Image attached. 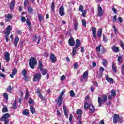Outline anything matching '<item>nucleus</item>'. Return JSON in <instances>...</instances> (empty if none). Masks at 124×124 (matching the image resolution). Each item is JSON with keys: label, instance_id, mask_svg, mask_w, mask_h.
<instances>
[{"label": "nucleus", "instance_id": "nucleus-1", "mask_svg": "<svg viewBox=\"0 0 124 124\" xmlns=\"http://www.w3.org/2000/svg\"><path fill=\"white\" fill-rule=\"evenodd\" d=\"M36 63H37L36 59H35V58L34 57H31L30 59L29 62L30 67H31V68L32 69H34V66H35Z\"/></svg>", "mask_w": 124, "mask_h": 124}, {"label": "nucleus", "instance_id": "nucleus-2", "mask_svg": "<svg viewBox=\"0 0 124 124\" xmlns=\"http://www.w3.org/2000/svg\"><path fill=\"white\" fill-rule=\"evenodd\" d=\"M11 30H12V28H11L10 25H9L6 27V30L4 31V34L6 35L5 39L6 42H8V41H9L8 36L9 34H10V31H11Z\"/></svg>", "mask_w": 124, "mask_h": 124}, {"label": "nucleus", "instance_id": "nucleus-3", "mask_svg": "<svg viewBox=\"0 0 124 124\" xmlns=\"http://www.w3.org/2000/svg\"><path fill=\"white\" fill-rule=\"evenodd\" d=\"M102 99H101L100 97H98V102L100 107H101L103 103H104V102H106V101H107V95H103L102 96Z\"/></svg>", "mask_w": 124, "mask_h": 124}, {"label": "nucleus", "instance_id": "nucleus-4", "mask_svg": "<svg viewBox=\"0 0 124 124\" xmlns=\"http://www.w3.org/2000/svg\"><path fill=\"white\" fill-rule=\"evenodd\" d=\"M76 44L75 47H73L72 56H74L76 54V49H78L79 46H81V41L79 39H77L76 41Z\"/></svg>", "mask_w": 124, "mask_h": 124}, {"label": "nucleus", "instance_id": "nucleus-5", "mask_svg": "<svg viewBox=\"0 0 124 124\" xmlns=\"http://www.w3.org/2000/svg\"><path fill=\"white\" fill-rule=\"evenodd\" d=\"M88 76H89V71H86L83 73L82 78H80V81L83 82V79H84L86 82L88 80Z\"/></svg>", "mask_w": 124, "mask_h": 124}, {"label": "nucleus", "instance_id": "nucleus-6", "mask_svg": "<svg viewBox=\"0 0 124 124\" xmlns=\"http://www.w3.org/2000/svg\"><path fill=\"white\" fill-rule=\"evenodd\" d=\"M41 79V74L37 73L34 76L33 80L34 82H36V81H40Z\"/></svg>", "mask_w": 124, "mask_h": 124}, {"label": "nucleus", "instance_id": "nucleus-7", "mask_svg": "<svg viewBox=\"0 0 124 124\" xmlns=\"http://www.w3.org/2000/svg\"><path fill=\"white\" fill-rule=\"evenodd\" d=\"M59 10L60 16H61V17H63L65 14V13H64V7H63V6H61Z\"/></svg>", "mask_w": 124, "mask_h": 124}, {"label": "nucleus", "instance_id": "nucleus-8", "mask_svg": "<svg viewBox=\"0 0 124 124\" xmlns=\"http://www.w3.org/2000/svg\"><path fill=\"white\" fill-rule=\"evenodd\" d=\"M97 10H98L97 15L98 17H101L103 15V14H104V12L102 11V8H101L100 6H98Z\"/></svg>", "mask_w": 124, "mask_h": 124}, {"label": "nucleus", "instance_id": "nucleus-9", "mask_svg": "<svg viewBox=\"0 0 124 124\" xmlns=\"http://www.w3.org/2000/svg\"><path fill=\"white\" fill-rule=\"evenodd\" d=\"M13 15L12 14H8L5 15V18L6 19V22H9L10 20L13 18Z\"/></svg>", "mask_w": 124, "mask_h": 124}, {"label": "nucleus", "instance_id": "nucleus-10", "mask_svg": "<svg viewBox=\"0 0 124 124\" xmlns=\"http://www.w3.org/2000/svg\"><path fill=\"white\" fill-rule=\"evenodd\" d=\"M62 100H63V99H62V98H61L60 97H58L55 99V101L59 107L61 106V105H62Z\"/></svg>", "mask_w": 124, "mask_h": 124}, {"label": "nucleus", "instance_id": "nucleus-11", "mask_svg": "<svg viewBox=\"0 0 124 124\" xmlns=\"http://www.w3.org/2000/svg\"><path fill=\"white\" fill-rule=\"evenodd\" d=\"M111 49L114 53H119L120 52V49L117 46L114 45L111 47Z\"/></svg>", "mask_w": 124, "mask_h": 124}, {"label": "nucleus", "instance_id": "nucleus-12", "mask_svg": "<svg viewBox=\"0 0 124 124\" xmlns=\"http://www.w3.org/2000/svg\"><path fill=\"white\" fill-rule=\"evenodd\" d=\"M36 93H37L38 96H39L41 100H44V98H43V96L41 95V90H40V89L38 88Z\"/></svg>", "mask_w": 124, "mask_h": 124}, {"label": "nucleus", "instance_id": "nucleus-13", "mask_svg": "<svg viewBox=\"0 0 124 124\" xmlns=\"http://www.w3.org/2000/svg\"><path fill=\"white\" fill-rule=\"evenodd\" d=\"M50 59L53 63H55L57 62V58L54 54H51L50 56Z\"/></svg>", "mask_w": 124, "mask_h": 124}, {"label": "nucleus", "instance_id": "nucleus-14", "mask_svg": "<svg viewBox=\"0 0 124 124\" xmlns=\"http://www.w3.org/2000/svg\"><path fill=\"white\" fill-rule=\"evenodd\" d=\"M106 80L110 84H114V80L113 78L109 77L108 75L106 76Z\"/></svg>", "mask_w": 124, "mask_h": 124}, {"label": "nucleus", "instance_id": "nucleus-15", "mask_svg": "<svg viewBox=\"0 0 124 124\" xmlns=\"http://www.w3.org/2000/svg\"><path fill=\"white\" fill-rule=\"evenodd\" d=\"M10 117V114H9V113H6L4 115H3V116L1 117V121H2V122H4L5 120L8 119V118H9Z\"/></svg>", "mask_w": 124, "mask_h": 124}, {"label": "nucleus", "instance_id": "nucleus-16", "mask_svg": "<svg viewBox=\"0 0 124 124\" xmlns=\"http://www.w3.org/2000/svg\"><path fill=\"white\" fill-rule=\"evenodd\" d=\"M91 31L94 38L96 39V28H95V27H92Z\"/></svg>", "mask_w": 124, "mask_h": 124}, {"label": "nucleus", "instance_id": "nucleus-17", "mask_svg": "<svg viewBox=\"0 0 124 124\" xmlns=\"http://www.w3.org/2000/svg\"><path fill=\"white\" fill-rule=\"evenodd\" d=\"M119 119L120 117L119 115L115 114L113 116V123H114V124H117V123L119 122Z\"/></svg>", "mask_w": 124, "mask_h": 124}, {"label": "nucleus", "instance_id": "nucleus-18", "mask_svg": "<svg viewBox=\"0 0 124 124\" xmlns=\"http://www.w3.org/2000/svg\"><path fill=\"white\" fill-rule=\"evenodd\" d=\"M5 59L7 62L10 61V55L9 54V53L7 52H5Z\"/></svg>", "mask_w": 124, "mask_h": 124}, {"label": "nucleus", "instance_id": "nucleus-19", "mask_svg": "<svg viewBox=\"0 0 124 124\" xmlns=\"http://www.w3.org/2000/svg\"><path fill=\"white\" fill-rule=\"evenodd\" d=\"M68 43L70 46H74V45H75V41L73 38H70L68 41Z\"/></svg>", "mask_w": 124, "mask_h": 124}, {"label": "nucleus", "instance_id": "nucleus-20", "mask_svg": "<svg viewBox=\"0 0 124 124\" xmlns=\"http://www.w3.org/2000/svg\"><path fill=\"white\" fill-rule=\"evenodd\" d=\"M63 108L64 115L66 116V118H68V114H67V111L66 110V106L65 105V104L63 105Z\"/></svg>", "mask_w": 124, "mask_h": 124}, {"label": "nucleus", "instance_id": "nucleus-21", "mask_svg": "<svg viewBox=\"0 0 124 124\" xmlns=\"http://www.w3.org/2000/svg\"><path fill=\"white\" fill-rule=\"evenodd\" d=\"M112 70H113V72L114 73H117V67L116 66L115 63H112Z\"/></svg>", "mask_w": 124, "mask_h": 124}, {"label": "nucleus", "instance_id": "nucleus-22", "mask_svg": "<svg viewBox=\"0 0 124 124\" xmlns=\"http://www.w3.org/2000/svg\"><path fill=\"white\" fill-rule=\"evenodd\" d=\"M102 33V29L101 28L99 29L97 32V35H98V37L99 38H100L101 37V34Z\"/></svg>", "mask_w": 124, "mask_h": 124}, {"label": "nucleus", "instance_id": "nucleus-23", "mask_svg": "<svg viewBox=\"0 0 124 124\" xmlns=\"http://www.w3.org/2000/svg\"><path fill=\"white\" fill-rule=\"evenodd\" d=\"M14 5H15V1L13 0L11 2V3L10 4V8L11 10H12V9L14 8Z\"/></svg>", "mask_w": 124, "mask_h": 124}, {"label": "nucleus", "instance_id": "nucleus-24", "mask_svg": "<svg viewBox=\"0 0 124 124\" xmlns=\"http://www.w3.org/2000/svg\"><path fill=\"white\" fill-rule=\"evenodd\" d=\"M89 109L91 112H94L95 108L94 106H93V105L92 104H89Z\"/></svg>", "mask_w": 124, "mask_h": 124}, {"label": "nucleus", "instance_id": "nucleus-25", "mask_svg": "<svg viewBox=\"0 0 124 124\" xmlns=\"http://www.w3.org/2000/svg\"><path fill=\"white\" fill-rule=\"evenodd\" d=\"M84 108L85 110H88L90 108V105L88 102H85Z\"/></svg>", "mask_w": 124, "mask_h": 124}, {"label": "nucleus", "instance_id": "nucleus-26", "mask_svg": "<svg viewBox=\"0 0 124 124\" xmlns=\"http://www.w3.org/2000/svg\"><path fill=\"white\" fill-rule=\"evenodd\" d=\"M18 42H19V37H16L15 38V42H14V43H15V46L16 47H17V45H18Z\"/></svg>", "mask_w": 124, "mask_h": 124}, {"label": "nucleus", "instance_id": "nucleus-27", "mask_svg": "<svg viewBox=\"0 0 124 124\" xmlns=\"http://www.w3.org/2000/svg\"><path fill=\"white\" fill-rule=\"evenodd\" d=\"M38 18L40 22H42L43 21V17H42V15H41V14H38Z\"/></svg>", "mask_w": 124, "mask_h": 124}, {"label": "nucleus", "instance_id": "nucleus-28", "mask_svg": "<svg viewBox=\"0 0 124 124\" xmlns=\"http://www.w3.org/2000/svg\"><path fill=\"white\" fill-rule=\"evenodd\" d=\"M30 111L32 114H34V113H35V109L31 106H30Z\"/></svg>", "mask_w": 124, "mask_h": 124}, {"label": "nucleus", "instance_id": "nucleus-29", "mask_svg": "<svg viewBox=\"0 0 124 124\" xmlns=\"http://www.w3.org/2000/svg\"><path fill=\"white\" fill-rule=\"evenodd\" d=\"M23 115H24L25 116H29V114H30V112H29V110L27 109H25L23 112Z\"/></svg>", "mask_w": 124, "mask_h": 124}, {"label": "nucleus", "instance_id": "nucleus-30", "mask_svg": "<svg viewBox=\"0 0 124 124\" xmlns=\"http://www.w3.org/2000/svg\"><path fill=\"white\" fill-rule=\"evenodd\" d=\"M69 93L71 97H74V96H75V93H74V91L71 90L69 92Z\"/></svg>", "mask_w": 124, "mask_h": 124}, {"label": "nucleus", "instance_id": "nucleus-31", "mask_svg": "<svg viewBox=\"0 0 124 124\" xmlns=\"http://www.w3.org/2000/svg\"><path fill=\"white\" fill-rule=\"evenodd\" d=\"M74 26L75 31H77L78 30V22L76 20L75 21Z\"/></svg>", "mask_w": 124, "mask_h": 124}, {"label": "nucleus", "instance_id": "nucleus-32", "mask_svg": "<svg viewBox=\"0 0 124 124\" xmlns=\"http://www.w3.org/2000/svg\"><path fill=\"white\" fill-rule=\"evenodd\" d=\"M42 75H46V74H47V73H48V71H47V70L45 69H42Z\"/></svg>", "mask_w": 124, "mask_h": 124}, {"label": "nucleus", "instance_id": "nucleus-33", "mask_svg": "<svg viewBox=\"0 0 124 124\" xmlns=\"http://www.w3.org/2000/svg\"><path fill=\"white\" fill-rule=\"evenodd\" d=\"M38 68H39L40 69L41 71H42V63L41 62H39V66L38 67Z\"/></svg>", "mask_w": 124, "mask_h": 124}, {"label": "nucleus", "instance_id": "nucleus-34", "mask_svg": "<svg viewBox=\"0 0 124 124\" xmlns=\"http://www.w3.org/2000/svg\"><path fill=\"white\" fill-rule=\"evenodd\" d=\"M118 62H120V63L122 62H123V57L122 56H118Z\"/></svg>", "mask_w": 124, "mask_h": 124}, {"label": "nucleus", "instance_id": "nucleus-35", "mask_svg": "<svg viewBox=\"0 0 124 124\" xmlns=\"http://www.w3.org/2000/svg\"><path fill=\"white\" fill-rule=\"evenodd\" d=\"M102 63H103V65H104V66H105L106 65H107V63H108V62H107V61L106 60L103 59Z\"/></svg>", "mask_w": 124, "mask_h": 124}, {"label": "nucleus", "instance_id": "nucleus-36", "mask_svg": "<svg viewBox=\"0 0 124 124\" xmlns=\"http://www.w3.org/2000/svg\"><path fill=\"white\" fill-rule=\"evenodd\" d=\"M11 90H13V88L11 87V86L9 85L7 88V92H9V93H11Z\"/></svg>", "mask_w": 124, "mask_h": 124}, {"label": "nucleus", "instance_id": "nucleus-37", "mask_svg": "<svg viewBox=\"0 0 124 124\" xmlns=\"http://www.w3.org/2000/svg\"><path fill=\"white\" fill-rule=\"evenodd\" d=\"M32 11H33V9L31 7H29L28 8V12H29V13H31Z\"/></svg>", "mask_w": 124, "mask_h": 124}, {"label": "nucleus", "instance_id": "nucleus-38", "mask_svg": "<svg viewBox=\"0 0 124 124\" xmlns=\"http://www.w3.org/2000/svg\"><path fill=\"white\" fill-rule=\"evenodd\" d=\"M2 112L3 113H7V112H8V109L7 108V107H4L2 109Z\"/></svg>", "mask_w": 124, "mask_h": 124}, {"label": "nucleus", "instance_id": "nucleus-39", "mask_svg": "<svg viewBox=\"0 0 124 124\" xmlns=\"http://www.w3.org/2000/svg\"><path fill=\"white\" fill-rule=\"evenodd\" d=\"M111 96L115 97L116 96V92L114 90H112L111 92Z\"/></svg>", "mask_w": 124, "mask_h": 124}, {"label": "nucleus", "instance_id": "nucleus-40", "mask_svg": "<svg viewBox=\"0 0 124 124\" xmlns=\"http://www.w3.org/2000/svg\"><path fill=\"white\" fill-rule=\"evenodd\" d=\"M65 92L64 91H62L61 92L60 95L59 96V97H61V98H62V96H63V95H64V93Z\"/></svg>", "mask_w": 124, "mask_h": 124}, {"label": "nucleus", "instance_id": "nucleus-41", "mask_svg": "<svg viewBox=\"0 0 124 124\" xmlns=\"http://www.w3.org/2000/svg\"><path fill=\"white\" fill-rule=\"evenodd\" d=\"M13 109H16L17 108V102L16 101L13 105Z\"/></svg>", "mask_w": 124, "mask_h": 124}, {"label": "nucleus", "instance_id": "nucleus-42", "mask_svg": "<svg viewBox=\"0 0 124 124\" xmlns=\"http://www.w3.org/2000/svg\"><path fill=\"white\" fill-rule=\"evenodd\" d=\"M100 47H101V44H100L98 46L96 47V52H100Z\"/></svg>", "mask_w": 124, "mask_h": 124}, {"label": "nucleus", "instance_id": "nucleus-43", "mask_svg": "<svg viewBox=\"0 0 124 124\" xmlns=\"http://www.w3.org/2000/svg\"><path fill=\"white\" fill-rule=\"evenodd\" d=\"M82 110L80 109H78L76 111V113L78 114V115H81L82 114Z\"/></svg>", "mask_w": 124, "mask_h": 124}, {"label": "nucleus", "instance_id": "nucleus-44", "mask_svg": "<svg viewBox=\"0 0 124 124\" xmlns=\"http://www.w3.org/2000/svg\"><path fill=\"white\" fill-rule=\"evenodd\" d=\"M74 67L76 68V69H78L79 67V65L78 64V63H75L74 65Z\"/></svg>", "mask_w": 124, "mask_h": 124}, {"label": "nucleus", "instance_id": "nucleus-45", "mask_svg": "<svg viewBox=\"0 0 124 124\" xmlns=\"http://www.w3.org/2000/svg\"><path fill=\"white\" fill-rule=\"evenodd\" d=\"M22 75H23V76H26V75H27V70H23L22 71Z\"/></svg>", "mask_w": 124, "mask_h": 124}, {"label": "nucleus", "instance_id": "nucleus-46", "mask_svg": "<svg viewBox=\"0 0 124 124\" xmlns=\"http://www.w3.org/2000/svg\"><path fill=\"white\" fill-rule=\"evenodd\" d=\"M3 97L6 99V100H8V95L6 93H4Z\"/></svg>", "mask_w": 124, "mask_h": 124}, {"label": "nucleus", "instance_id": "nucleus-47", "mask_svg": "<svg viewBox=\"0 0 124 124\" xmlns=\"http://www.w3.org/2000/svg\"><path fill=\"white\" fill-rule=\"evenodd\" d=\"M72 118H73V116L72 115V114H70L69 119L70 123H72Z\"/></svg>", "mask_w": 124, "mask_h": 124}, {"label": "nucleus", "instance_id": "nucleus-48", "mask_svg": "<svg viewBox=\"0 0 124 124\" xmlns=\"http://www.w3.org/2000/svg\"><path fill=\"white\" fill-rule=\"evenodd\" d=\"M112 21L113 23H116V22H117V16L116 15H114Z\"/></svg>", "mask_w": 124, "mask_h": 124}, {"label": "nucleus", "instance_id": "nucleus-49", "mask_svg": "<svg viewBox=\"0 0 124 124\" xmlns=\"http://www.w3.org/2000/svg\"><path fill=\"white\" fill-rule=\"evenodd\" d=\"M26 91L27 92L26 96L25 97V99H28V98H29V91H28V90H26Z\"/></svg>", "mask_w": 124, "mask_h": 124}, {"label": "nucleus", "instance_id": "nucleus-50", "mask_svg": "<svg viewBox=\"0 0 124 124\" xmlns=\"http://www.w3.org/2000/svg\"><path fill=\"white\" fill-rule=\"evenodd\" d=\"M82 25H83V26H84V27H86V26H87V22H86V20H82Z\"/></svg>", "mask_w": 124, "mask_h": 124}, {"label": "nucleus", "instance_id": "nucleus-51", "mask_svg": "<svg viewBox=\"0 0 124 124\" xmlns=\"http://www.w3.org/2000/svg\"><path fill=\"white\" fill-rule=\"evenodd\" d=\"M12 73L14 75H15L16 73H17V69H14L12 71Z\"/></svg>", "mask_w": 124, "mask_h": 124}, {"label": "nucleus", "instance_id": "nucleus-52", "mask_svg": "<svg viewBox=\"0 0 124 124\" xmlns=\"http://www.w3.org/2000/svg\"><path fill=\"white\" fill-rule=\"evenodd\" d=\"M51 10H55V4H54V1L52 2L51 4Z\"/></svg>", "mask_w": 124, "mask_h": 124}, {"label": "nucleus", "instance_id": "nucleus-53", "mask_svg": "<svg viewBox=\"0 0 124 124\" xmlns=\"http://www.w3.org/2000/svg\"><path fill=\"white\" fill-rule=\"evenodd\" d=\"M113 28L114 29V31L115 32L116 34H117L118 33V29H116V27H115V26H113Z\"/></svg>", "mask_w": 124, "mask_h": 124}, {"label": "nucleus", "instance_id": "nucleus-54", "mask_svg": "<svg viewBox=\"0 0 124 124\" xmlns=\"http://www.w3.org/2000/svg\"><path fill=\"white\" fill-rule=\"evenodd\" d=\"M81 12H82L83 17H85L86 13H87V11H86V10H84V11H81Z\"/></svg>", "mask_w": 124, "mask_h": 124}, {"label": "nucleus", "instance_id": "nucleus-55", "mask_svg": "<svg viewBox=\"0 0 124 124\" xmlns=\"http://www.w3.org/2000/svg\"><path fill=\"white\" fill-rule=\"evenodd\" d=\"M103 40L104 42H107V39L104 35V34L103 35Z\"/></svg>", "mask_w": 124, "mask_h": 124}, {"label": "nucleus", "instance_id": "nucleus-56", "mask_svg": "<svg viewBox=\"0 0 124 124\" xmlns=\"http://www.w3.org/2000/svg\"><path fill=\"white\" fill-rule=\"evenodd\" d=\"M60 79H61V81H63V80H64L65 79V76L62 75L60 78Z\"/></svg>", "mask_w": 124, "mask_h": 124}, {"label": "nucleus", "instance_id": "nucleus-57", "mask_svg": "<svg viewBox=\"0 0 124 124\" xmlns=\"http://www.w3.org/2000/svg\"><path fill=\"white\" fill-rule=\"evenodd\" d=\"M83 9H84V8H83V7L81 5H80V6H79V11H84V10H83Z\"/></svg>", "mask_w": 124, "mask_h": 124}, {"label": "nucleus", "instance_id": "nucleus-58", "mask_svg": "<svg viewBox=\"0 0 124 124\" xmlns=\"http://www.w3.org/2000/svg\"><path fill=\"white\" fill-rule=\"evenodd\" d=\"M29 102L30 104H32V103L33 102V100H32V99H31V98H30L29 99Z\"/></svg>", "mask_w": 124, "mask_h": 124}, {"label": "nucleus", "instance_id": "nucleus-59", "mask_svg": "<svg viewBox=\"0 0 124 124\" xmlns=\"http://www.w3.org/2000/svg\"><path fill=\"white\" fill-rule=\"evenodd\" d=\"M22 22H25L26 21V18L24 16H22L21 18Z\"/></svg>", "mask_w": 124, "mask_h": 124}, {"label": "nucleus", "instance_id": "nucleus-60", "mask_svg": "<svg viewBox=\"0 0 124 124\" xmlns=\"http://www.w3.org/2000/svg\"><path fill=\"white\" fill-rule=\"evenodd\" d=\"M24 80L25 81H29V77L26 76H24Z\"/></svg>", "mask_w": 124, "mask_h": 124}, {"label": "nucleus", "instance_id": "nucleus-61", "mask_svg": "<svg viewBox=\"0 0 124 124\" xmlns=\"http://www.w3.org/2000/svg\"><path fill=\"white\" fill-rule=\"evenodd\" d=\"M124 65H123L122 66V73L124 75Z\"/></svg>", "mask_w": 124, "mask_h": 124}, {"label": "nucleus", "instance_id": "nucleus-62", "mask_svg": "<svg viewBox=\"0 0 124 124\" xmlns=\"http://www.w3.org/2000/svg\"><path fill=\"white\" fill-rule=\"evenodd\" d=\"M112 11H113L114 13H117V9L115 8H112Z\"/></svg>", "mask_w": 124, "mask_h": 124}, {"label": "nucleus", "instance_id": "nucleus-63", "mask_svg": "<svg viewBox=\"0 0 124 124\" xmlns=\"http://www.w3.org/2000/svg\"><path fill=\"white\" fill-rule=\"evenodd\" d=\"M121 46L122 49H124V45L123 43V42H121Z\"/></svg>", "mask_w": 124, "mask_h": 124}, {"label": "nucleus", "instance_id": "nucleus-64", "mask_svg": "<svg viewBox=\"0 0 124 124\" xmlns=\"http://www.w3.org/2000/svg\"><path fill=\"white\" fill-rule=\"evenodd\" d=\"M99 124H104V121L103 120H102L99 122Z\"/></svg>", "mask_w": 124, "mask_h": 124}]
</instances>
